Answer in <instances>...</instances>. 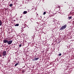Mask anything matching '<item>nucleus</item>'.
<instances>
[{"mask_svg": "<svg viewBox=\"0 0 74 74\" xmlns=\"http://www.w3.org/2000/svg\"><path fill=\"white\" fill-rule=\"evenodd\" d=\"M12 40H10L9 41L8 40L7 43L9 45H11L12 44Z\"/></svg>", "mask_w": 74, "mask_h": 74, "instance_id": "obj_1", "label": "nucleus"}, {"mask_svg": "<svg viewBox=\"0 0 74 74\" xmlns=\"http://www.w3.org/2000/svg\"><path fill=\"white\" fill-rule=\"evenodd\" d=\"M6 52H7V51H3L2 54L3 55V56H5L6 55Z\"/></svg>", "mask_w": 74, "mask_h": 74, "instance_id": "obj_2", "label": "nucleus"}, {"mask_svg": "<svg viewBox=\"0 0 74 74\" xmlns=\"http://www.w3.org/2000/svg\"><path fill=\"white\" fill-rule=\"evenodd\" d=\"M8 40L6 39H4L3 40V42L4 43H8Z\"/></svg>", "mask_w": 74, "mask_h": 74, "instance_id": "obj_3", "label": "nucleus"}, {"mask_svg": "<svg viewBox=\"0 0 74 74\" xmlns=\"http://www.w3.org/2000/svg\"><path fill=\"white\" fill-rule=\"evenodd\" d=\"M72 16H69L68 18V20H70L71 19H72Z\"/></svg>", "mask_w": 74, "mask_h": 74, "instance_id": "obj_4", "label": "nucleus"}, {"mask_svg": "<svg viewBox=\"0 0 74 74\" xmlns=\"http://www.w3.org/2000/svg\"><path fill=\"white\" fill-rule=\"evenodd\" d=\"M35 9H33L32 10H31V12L32 13L34 12H35Z\"/></svg>", "mask_w": 74, "mask_h": 74, "instance_id": "obj_5", "label": "nucleus"}, {"mask_svg": "<svg viewBox=\"0 0 74 74\" xmlns=\"http://www.w3.org/2000/svg\"><path fill=\"white\" fill-rule=\"evenodd\" d=\"M62 26L63 27V28L65 29L66 28V27H67V25L65 24L64 25V26Z\"/></svg>", "mask_w": 74, "mask_h": 74, "instance_id": "obj_6", "label": "nucleus"}, {"mask_svg": "<svg viewBox=\"0 0 74 74\" xmlns=\"http://www.w3.org/2000/svg\"><path fill=\"white\" fill-rule=\"evenodd\" d=\"M64 29L63 27V26H62V27H61V28L60 29V30H63Z\"/></svg>", "mask_w": 74, "mask_h": 74, "instance_id": "obj_7", "label": "nucleus"}, {"mask_svg": "<svg viewBox=\"0 0 74 74\" xmlns=\"http://www.w3.org/2000/svg\"><path fill=\"white\" fill-rule=\"evenodd\" d=\"M27 11H24L23 12V14H27Z\"/></svg>", "mask_w": 74, "mask_h": 74, "instance_id": "obj_8", "label": "nucleus"}, {"mask_svg": "<svg viewBox=\"0 0 74 74\" xmlns=\"http://www.w3.org/2000/svg\"><path fill=\"white\" fill-rule=\"evenodd\" d=\"M2 24V21L0 20V26H1Z\"/></svg>", "mask_w": 74, "mask_h": 74, "instance_id": "obj_9", "label": "nucleus"}, {"mask_svg": "<svg viewBox=\"0 0 74 74\" xmlns=\"http://www.w3.org/2000/svg\"><path fill=\"white\" fill-rule=\"evenodd\" d=\"M35 60L36 61V57H35V58H33V59H32V61H35Z\"/></svg>", "mask_w": 74, "mask_h": 74, "instance_id": "obj_10", "label": "nucleus"}, {"mask_svg": "<svg viewBox=\"0 0 74 74\" xmlns=\"http://www.w3.org/2000/svg\"><path fill=\"white\" fill-rule=\"evenodd\" d=\"M13 5V4H10L9 5V6L10 7H12Z\"/></svg>", "mask_w": 74, "mask_h": 74, "instance_id": "obj_11", "label": "nucleus"}, {"mask_svg": "<svg viewBox=\"0 0 74 74\" xmlns=\"http://www.w3.org/2000/svg\"><path fill=\"white\" fill-rule=\"evenodd\" d=\"M2 53H0V57H2Z\"/></svg>", "mask_w": 74, "mask_h": 74, "instance_id": "obj_12", "label": "nucleus"}, {"mask_svg": "<svg viewBox=\"0 0 74 74\" xmlns=\"http://www.w3.org/2000/svg\"><path fill=\"white\" fill-rule=\"evenodd\" d=\"M19 25L18 24H16V25H14L15 26H19Z\"/></svg>", "mask_w": 74, "mask_h": 74, "instance_id": "obj_13", "label": "nucleus"}, {"mask_svg": "<svg viewBox=\"0 0 74 74\" xmlns=\"http://www.w3.org/2000/svg\"><path fill=\"white\" fill-rule=\"evenodd\" d=\"M19 64V63H16L15 65H14V66L15 67L16 66L18 65Z\"/></svg>", "mask_w": 74, "mask_h": 74, "instance_id": "obj_14", "label": "nucleus"}, {"mask_svg": "<svg viewBox=\"0 0 74 74\" xmlns=\"http://www.w3.org/2000/svg\"><path fill=\"white\" fill-rule=\"evenodd\" d=\"M39 58H36V61H37L38 60H39Z\"/></svg>", "mask_w": 74, "mask_h": 74, "instance_id": "obj_15", "label": "nucleus"}, {"mask_svg": "<svg viewBox=\"0 0 74 74\" xmlns=\"http://www.w3.org/2000/svg\"><path fill=\"white\" fill-rule=\"evenodd\" d=\"M46 14V12H44V13H43V14L44 15H45Z\"/></svg>", "mask_w": 74, "mask_h": 74, "instance_id": "obj_16", "label": "nucleus"}, {"mask_svg": "<svg viewBox=\"0 0 74 74\" xmlns=\"http://www.w3.org/2000/svg\"><path fill=\"white\" fill-rule=\"evenodd\" d=\"M61 55H62V54H61V53H60V54H59L58 55H59V56H61Z\"/></svg>", "mask_w": 74, "mask_h": 74, "instance_id": "obj_17", "label": "nucleus"}, {"mask_svg": "<svg viewBox=\"0 0 74 74\" xmlns=\"http://www.w3.org/2000/svg\"><path fill=\"white\" fill-rule=\"evenodd\" d=\"M22 45H19V46L20 47H21Z\"/></svg>", "mask_w": 74, "mask_h": 74, "instance_id": "obj_18", "label": "nucleus"}, {"mask_svg": "<svg viewBox=\"0 0 74 74\" xmlns=\"http://www.w3.org/2000/svg\"><path fill=\"white\" fill-rule=\"evenodd\" d=\"M22 16H21L20 17V18H22Z\"/></svg>", "mask_w": 74, "mask_h": 74, "instance_id": "obj_19", "label": "nucleus"}, {"mask_svg": "<svg viewBox=\"0 0 74 74\" xmlns=\"http://www.w3.org/2000/svg\"><path fill=\"white\" fill-rule=\"evenodd\" d=\"M37 15H38V14H37Z\"/></svg>", "mask_w": 74, "mask_h": 74, "instance_id": "obj_20", "label": "nucleus"}, {"mask_svg": "<svg viewBox=\"0 0 74 74\" xmlns=\"http://www.w3.org/2000/svg\"><path fill=\"white\" fill-rule=\"evenodd\" d=\"M18 62V63H19V62L18 61V62Z\"/></svg>", "mask_w": 74, "mask_h": 74, "instance_id": "obj_21", "label": "nucleus"}, {"mask_svg": "<svg viewBox=\"0 0 74 74\" xmlns=\"http://www.w3.org/2000/svg\"><path fill=\"white\" fill-rule=\"evenodd\" d=\"M34 36H35V35H34Z\"/></svg>", "mask_w": 74, "mask_h": 74, "instance_id": "obj_22", "label": "nucleus"}]
</instances>
